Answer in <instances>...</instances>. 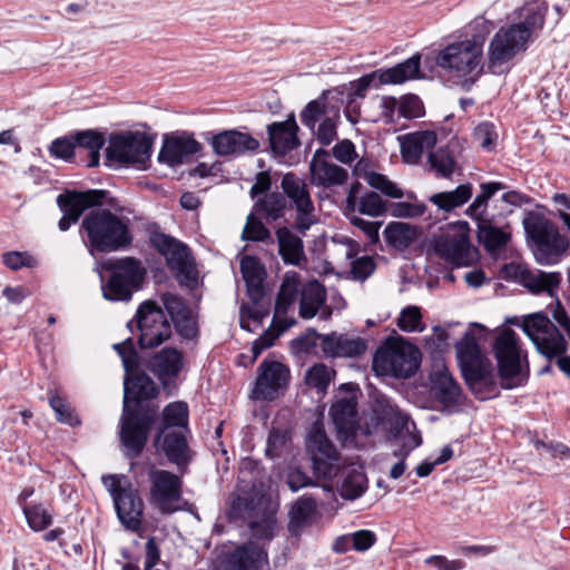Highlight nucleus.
<instances>
[{
  "label": "nucleus",
  "instance_id": "ea45409f",
  "mask_svg": "<svg viewBox=\"0 0 570 570\" xmlns=\"http://www.w3.org/2000/svg\"><path fill=\"white\" fill-rule=\"evenodd\" d=\"M189 409L186 402L175 401L167 404L160 416L159 424L156 430L164 431H181L190 432L189 426Z\"/></svg>",
  "mask_w": 570,
  "mask_h": 570
},
{
  "label": "nucleus",
  "instance_id": "5701e85b",
  "mask_svg": "<svg viewBox=\"0 0 570 570\" xmlns=\"http://www.w3.org/2000/svg\"><path fill=\"white\" fill-rule=\"evenodd\" d=\"M330 150L318 148L309 161L311 184L322 188L343 186L348 180L347 169L332 163Z\"/></svg>",
  "mask_w": 570,
  "mask_h": 570
},
{
  "label": "nucleus",
  "instance_id": "f257e3e1",
  "mask_svg": "<svg viewBox=\"0 0 570 570\" xmlns=\"http://www.w3.org/2000/svg\"><path fill=\"white\" fill-rule=\"evenodd\" d=\"M546 12L535 6H525L521 9L522 21L508 28H501L493 36L489 45L488 68L494 75H501L505 65L522 49L531 35L541 30L544 24Z\"/></svg>",
  "mask_w": 570,
  "mask_h": 570
},
{
  "label": "nucleus",
  "instance_id": "393cba45",
  "mask_svg": "<svg viewBox=\"0 0 570 570\" xmlns=\"http://www.w3.org/2000/svg\"><path fill=\"white\" fill-rule=\"evenodd\" d=\"M202 150V144L191 135L183 132L166 136L158 159L169 166L180 165Z\"/></svg>",
  "mask_w": 570,
  "mask_h": 570
},
{
  "label": "nucleus",
  "instance_id": "9d476101",
  "mask_svg": "<svg viewBox=\"0 0 570 570\" xmlns=\"http://www.w3.org/2000/svg\"><path fill=\"white\" fill-rule=\"evenodd\" d=\"M482 43L475 40L453 42L442 49L436 56V65L456 77H470L473 83L481 75Z\"/></svg>",
  "mask_w": 570,
  "mask_h": 570
},
{
  "label": "nucleus",
  "instance_id": "ddd939ff",
  "mask_svg": "<svg viewBox=\"0 0 570 570\" xmlns=\"http://www.w3.org/2000/svg\"><path fill=\"white\" fill-rule=\"evenodd\" d=\"M104 483L109 487L117 515L124 528L142 538L146 532L142 521L145 504L138 490L131 484L122 487L115 475L104 478Z\"/></svg>",
  "mask_w": 570,
  "mask_h": 570
},
{
  "label": "nucleus",
  "instance_id": "39448f33",
  "mask_svg": "<svg viewBox=\"0 0 570 570\" xmlns=\"http://www.w3.org/2000/svg\"><path fill=\"white\" fill-rule=\"evenodd\" d=\"M522 328L533 342L539 353L551 360L557 357L561 372L570 377V356H564L567 341L557 326L543 314L524 317Z\"/></svg>",
  "mask_w": 570,
  "mask_h": 570
},
{
  "label": "nucleus",
  "instance_id": "58836bf2",
  "mask_svg": "<svg viewBox=\"0 0 570 570\" xmlns=\"http://www.w3.org/2000/svg\"><path fill=\"white\" fill-rule=\"evenodd\" d=\"M326 291L317 281L309 282L301 289L298 314L304 320L313 318L325 305Z\"/></svg>",
  "mask_w": 570,
  "mask_h": 570
},
{
  "label": "nucleus",
  "instance_id": "c9c22d12",
  "mask_svg": "<svg viewBox=\"0 0 570 570\" xmlns=\"http://www.w3.org/2000/svg\"><path fill=\"white\" fill-rule=\"evenodd\" d=\"M338 474L342 475V482L338 485V492L342 498L355 500L360 498L367 489V478L361 465L350 464L341 468Z\"/></svg>",
  "mask_w": 570,
  "mask_h": 570
},
{
  "label": "nucleus",
  "instance_id": "f03ea898",
  "mask_svg": "<svg viewBox=\"0 0 570 570\" xmlns=\"http://www.w3.org/2000/svg\"><path fill=\"white\" fill-rule=\"evenodd\" d=\"M80 233L85 234V244L91 255L126 249L134 240L129 219L107 208L91 209L85 215Z\"/></svg>",
  "mask_w": 570,
  "mask_h": 570
},
{
  "label": "nucleus",
  "instance_id": "6e6d98bb",
  "mask_svg": "<svg viewBox=\"0 0 570 570\" xmlns=\"http://www.w3.org/2000/svg\"><path fill=\"white\" fill-rule=\"evenodd\" d=\"M396 324L403 332H422L424 325L420 307L414 305L404 307L400 313Z\"/></svg>",
  "mask_w": 570,
  "mask_h": 570
},
{
  "label": "nucleus",
  "instance_id": "338daca9",
  "mask_svg": "<svg viewBox=\"0 0 570 570\" xmlns=\"http://www.w3.org/2000/svg\"><path fill=\"white\" fill-rule=\"evenodd\" d=\"M333 157L344 165H351L356 158L357 153L354 144L348 139L338 141L330 151Z\"/></svg>",
  "mask_w": 570,
  "mask_h": 570
},
{
  "label": "nucleus",
  "instance_id": "9b49d317",
  "mask_svg": "<svg viewBox=\"0 0 570 570\" xmlns=\"http://www.w3.org/2000/svg\"><path fill=\"white\" fill-rule=\"evenodd\" d=\"M150 244L165 257L168 268L180 285L193 288L197 284L196 264L186 244L164 233L153 234Z\"/></svg>",
  "mask_w": 570,
  "mask_h": 570
},
{
  "label": "nucleus",
  "instance_id": "a878e982",
  "mask_svg": "<svg viewBox=\"0 0 570 570\" xmlns=\"http://www.w3.org/2000/svg\"><path fill=\"white\" fill-rule=\"evenodd\" d=\"M431 383L433 396L442 411L452 412L459 406L462 390L445 366L432 373Z\"/></svg>",
  "mask_w": 570,
  "mask_h": 570
},
{
  "label": "nucleus",
  "instance_id": "4c0bfd02",
  "mask_svg": "<svg viewBox=\"0 0 570 570\" xmlns=\"http://www.w3.org/2000/svg\"><path fill=\"white\" fill-rule=\"evenodd\" d=\"M248 528L254 538L271 540L277 530L276 508L269 501L248 519Z\"/></svg>",
  "mask_w": 570,
  "mask_h": 570
},
{
  "label": "nucleus",
  "instance_id": "a18cd8bd",
  "mask_svg": "<svg viewBox=\"0 0 570 570\" xmlns=\"http://www.w3.org/2000/svg\"><path fill=\"white\" fill-rule=\"evenodd\" d=\"M520 279L523 286L533 293L551 292L559 285L560 274L523 269L520 272Z\"/></svg>",
  "mask_w": 570,
  "mask_h": 570
},
{
  "label": "nucleus",
  "instance_id": "f3484780",
  "mask_svg": "<svg viewBox=\"0 0 570 570\" xmlns=\"http://www.w3.org/2000/svg\"><path fill=\"white\" fill-rule=\"evenodd\" d=\"M286 199L296 210L295 228L304 235L316 223L315 207L306 181L295 173H286L281 181Z\"/></svg>",
  "mask_w": 570,
  "mask_h": 570
},
{
  "label": "nucleus",
  "instance_id": "680f3d73",
  "mask_svg": "<svg viewBox=\"0 0 570 570\" xmlns=\"http://www.w3.org/2000/svg\"><path fill=\"white\" fill-rule=\"evenodd\" d=\"M387 212L396 218H415L423 216L426 212L424 204H412L407 202L392 203L387 205Z\"/></svg>",
  "mask_w": 570,
  "mask_h": 570
},
{
  "label": "nucleus",
  "instance_id": "3c124183",
  "mask_svg": "<svg viewBox=\"0 0 570 570\" xmlns=\"http://www.w3.org/2000/svg\"><path fill=\"white\" fill-rule=\"evenodd\" d=\"M23 514L28 525L37 532L47 529L53 521L52 510L40 502L24 504Z\"/></svg>",
  "mask_w": 570,
  "mask_h": 570
},
{
  "label": "nucleus",
  "instance_id": "864d4df0",
  "mask_svg": "<svg viewBox=\"0 0 570 570\" xmlns=\"http://www.w3.org/2000/svg\"><path fill=\"white\" fill-rule=\"evenodd\" d=\"M360 214L379 217L387 213V203L375 191L365 193L356 203Z\"/></svg>",
  "mask_w": 570,
  "mask_h": 570
},
{
  "label": "nucleus",
  "instance_id": "1a4fd4ad",
  "mask_svg": "<svg viewBox=\"0 0 570 570\" xmlns=\"http://www.w3.org/2000/svg\"><path fill=\"white\" fill-rule=\"evenodd\" d=\"M149 504L160 514H173L181 509L184 481L180 475L151 464L148 469Z\"/></svg>",
  "mask_w": 570,
  "mask_h": 570
},
{
  "label": "nucleus",
  "instance_id": "0e129e2a",
  "mask_svg": "<svg viewBox=\"0 0 570 570\" xmlns=\"http://www.w3.org/2000/svg\"><path fill=\"white\" fill-rule=\"evenodd\" d=\"M114 350L121 357L124 367L126 372H131L138 366V355L135 350L132 338H127L121 343H117L114 345Z\"/></svg>",
  "mask_w": 570,
  "mask_h": 570
},
{
  "label": "nucleus",
  "instance_id": "c85d7f7f",
  "mask_svg": "<svg viewBox=\"0 0 570 570\" xmlns=\"http://www.w3.org/2000/svg\"><path fill=\"white\" fill-rule=\"evenodd\" d=\"M230 570H262L268 566L267 552L255 542L237 547L227 557Z\"/></svg>",
  "mask_w": 570,
  "mask_h": 570
},
{
  "label": "nucleus",
  "instance_id": "f704fd0d",
  "mask_svg": "<svg viewBox=\"0 0 570 570\" xmlns=\"http://www.w3.org/2000/svg\"><path fill=\"white\" fill-rule=\"evenodd\" d=\"M184 366V355L173 347H164L150 360V370L161 382L178 376Z\"/></svg>",
  "mask_w": 570,
  "mask_h": 570
},
{
  "label": "nucleus",
  "instance_id": "e2e57ef3",
  "mask_svg": "<svg viewBox=\"0 0 570 570\" xmlns=\"http://www.w3.org/2000/svg\"><path fill=\"white\" fill-rule=\"evenodd\" d=\"M323 334H318L316 330L308 328L303 335L291 341V348L296 354H309L317 346V341L322 342Z\"/></svg>",
  "mask_w": 570,
  "mask_h": 570
},
{
  "label": "nucleus",
  "instance_id": "bf43d9fd",
  "mask_svg": "<svg viewBox=\"0 0 570 570\" xmlns=\"http://www.w3.org/2000/svg\"><path fill=\"white\" fill-rule=\"evenodd\" d=\"M50 406L56 413L57 420L70 426L80 424V420L70 404L61 396L55 395L49 400Z\"/></svg>",
  "mask_w": 570,
  "mask_h": 570
},
{
  "label": "nucleus",
  "instance_id": "0eeeda50",
  "mask_svg": "<svg viewBox=\"0 0 570 570\" xmlns=\"http://www.w3.org/2000/svg\"><path fill=\"white\" fill-rule=\"evenodd\" d=\"M104 269L110 273L102 285L104 297L108 301H130L132 294L141 288L146 277L142 263L130 256L110 259L104 264Z\"/></svg>",
  "mask_w": 570,
  "mask_h": 570
},
{
  "label": "nucleus",
  "instance_id": "20e7f679",
  "mask_svg": "<svg viewBox=\"0 0 570 570\" xmlns=\"http://www.w3.org/2000/svg\"><path fill=\"white\" fill-rule=\"evenodd\" d=\"M462 376L470 390L479 395L495 387V373L491 361L485 357L472 334H465L455 344Z\"/></svg>",
  "mask_w": 570,
  "mask_h": 570
},
{
  "label": "nucleus",
  "instance_id": "aec40b11",
  "mask_svg": "<svg viewBox=\"0 0 570 570\" xmlns=\"http://www.w3.org/2000/svg\"><path fill=\"white\" fill-rule=\"evenodd\" d=\"M190 432L156 430L153 445L158 456L175 464L183 473L194 459V451L190 449L187 436Z\"/></svg>",
  "mask_w": 570,
  "mask_h": 570
},
{
  "label": "nucleus",
  "instance_id": "de8ad7c7",
  "mask_svg": "<svg viewBox=\"0 0 570 570\" xmlns=\"http://www.w3.org/2000/svg\"><path fill=\"white\" fill-rule=\"evenodd\" d=\"M384 236L396 248L409 247L419 236L417 228L403 222L390 223L384 229Z\"/></svg>",
  "mask_w": 570,
  "mask_h": 570
},
{
  "label": "nucleus",
  "instance_id": "5fc2aeb1",
  "mask_svg": "<svg viewBox=\"0 0 570 570\" xmlns=\"http://www.w3.org/2000/svg\"><path fill=\"white\" fill-rule=\"evenodd\" d=\"M242 239L247 242H265L271 239V232L261 218L252 213L247 216Z\"/></svg>",
  "mask_w": 570,
  "mask_h": 570
},
{
  "label": "nucleus",
  "instance_id": "7c9ffc66",
  "mask_svg": "<svg viewBox=\"0 0 570 570\" xmlns=\"http://www.w3.org/2000/svg\"><path fill=\"white\" fill-rule=\"evenodd\" d=\"M461 150L462 146L459 139L453 138L445 147L430 151L428 161L431 169L438 177L450 178L455 170L460 169L458 158Z\"/></svg>",
  "mask_w": 570,
  "mask_h": 570
},
{
  "label": "nucleus",
  "instance_id": "6ab92c4d",
  "mask_svg": "<svg viewBox=\"0 0 570 570\" xmlns=\"http://www.w3.org/2000/svg\"><path fill=\"white\" fill-rule=\"evenodd\" d=\"M108 193L101 189L86 191L67 190L57 197V205L63 213L58 223L61 232H66L76 224L88 208L101 206L106 202Z\"/></svg>",
  "mask_w": 570,
  "mask_h": 570
},
{
  "label": "nucleus",
  "instance_id": "052dcab7",
  "mask_svg": "<svg viewBox=\"0 0 570 570\" xmlns=\"http://www.w3.org/2000/svg\"><path fill=\"white\" fill-rule=\"evenodd\" d=\"M73 132L68 136L55 139L49 146V153L52 157L71 161L75 158V144Z\"/></svg>",
  "mask_w": 570,
  "mask_h": 570
},
{
  "label": "nucleus",
  "instance_id": "c03bdc74",
  "mask_svg": "<svg viewBox=\"0 0 570 570\" xmlns=\"http://www.w3.org/2000/svg\"><path fill=\"white\" fill-rule=\"evenodd\" d=\"M473 194L471 184L459 185L454 190L432 195L429 200L443 212H451L468 203Z\"/></svg>",
  "mask_w": 570,
  "mask_h": 570
},
{
  "label": "nucleus",
  "instance_id": "412c9836",
  "mask_svg": "<svg viewBox=\"0 0 570 570\" xmlns=\"http://www.w3.org/2000/svg\"><path fill=\"white\" fill-rule=\"evenodd\" d=\"M289 370L277 361H263L258 366V375L252 392L254 400L272 401L277 397L279 390L286 387Z\"/></svg>",
  "mask_w": 570,
  "mask_h": 570
},
{
  "label": "nucleus",
  "instance_id": "e433bc0d",
  "mask_svg": "<svg viewBox=\"0 0 570 570\" xmlns=\"http://www.w3.org/2000/svg\"><path fill=\"white\" fill-rule=\"evenodd\" d=\"M275 234L278 243V254L283 262L288 265H301L302 261H305L302 238L288 227H279Z\"/></svg>",
  "mask_w": 570,
  "mask_h": 570
},
{
  "label": "nucleus",
  "instance_id": "49530a36",
  "mask_svg": "<svg viewBox=\"0 0 570 570\" xmlns=\"http://www.w3.org/2000/svg\"><path fill=\"white\" fill-rule=\"evenodd\" d=\"M331 415L338 431L350 433L354 430L357 411L355 403L351 400L342 399L334 403Z\"/></svg>",
  "mask_w": 570,
  "mask_h": 570
},
{
  "label": "nucleus",
  "instance_id": "cd10ccee",
  "mask_svg": "<svg viewBox=\"0 0 570 570\" xmlns=\"http://www.w3.org/2000/svg\"><path fill=\"white\" fill-rule=\"evenodd\" d=\"M323 354L326 357H357L365 353L366 341L362 337H348L335 332L322 336L320 343Z\"/></svg>",
  "mask_w": 570,
  "mask_h": 570
},
{
  "label": "nucleus",
  "instance_id": "2f4dec72",
  "mask_svg": "<svg viewBox=\"0 0 570 570\" xmlns=\"http://www.w3.org/2000/svg\"><path fill=\"white\" fill-rule=\"evenodd\" d=\"M353 174L363 178L372 188L380 190L386 197L400 199L404 196V191L387 176L373 170V164L368 158L358 159L354 165Z\"/></svg>",
  "mask_w": 570,
  "mask_h": 570
},
{
  "label": "nucleus",
  "instance_id": "f8f14e48",
  "mask_svg": "<svg viewBox=\"0 0 570 570\" xmlns=\"http://www.w3.org/2000/svg\"><path fill=\"white\" fill-rule=\"evenodd\" d=\"M493 353L498 362L501 386L510 390L523 384L527 375L522 374V351L514 331L505 328L497 335L493 342Z\"/></svg>",
  "mask_w": 570,
  "mask_h": 570
},
{
  "label": "nucleus",
  "instance_id": "dca6fc26",
  "mask_svg": "<svg viewBox=\"0 0 570 570\" xmlns=\"http://www.w3.org/2000/svg\"><path fill=\"white\" fill-rule=\"evenodd\" d=\"M138 343L140 348H154L171 336V325L165 312L153 301H146L137 309Z\"/></svg>",
  "mask_w": 570,
  "mask_h": 570
},
{
  "label": "nucleus",
  "instance_id": "4be33fe9",
  "mask_svg": "<svg viewBox=\"0 0 570 570\" xmlns=\"http://www.w3.org/2000/svg\"><path fill=\"white\" fill-rule=\"evenodd\" d=\"M207 141L219 157H238L256 153L261 147L257 138L237 129L223 130L207 138Z\"/></svg>",
  "mask_w": 570,
  "mask_h": 570
},
{
  "label": "nucleus",
  "instance_id": "c756f323",
  "mask_svg": "<svg viewBox=\"0 0 570 570\" xmlns=\"http://www.w3.org/2000/svg\"><path fill=\"white\" fill-rule=\"evenodd\" d=\"M269 501L271 499L263 491L262 487L257 488L253 484L250 491L233 497L228 513L229 518L233 520H248Z\"/></svg>",
  "mask_w": 570,
  "mask_h": 570
},
{
  "label": "nucleus",
  "instance_id": "a211bd4d",
  "mask_svg": "<svg viewBox=\"0 0 570 570\" xmlns=\"http://www.w3.org/2000/svg\"><path fill=\"white\" fill-rule=\"evenodd\" d=\"M318 120L321 122L315 131L316 140L322 146H328L337 139L340 110L327 107L325 95L309 101L301 112V121L312 130Z\"/></svg>",
  "mask_w": 570,
  "mask_h": 570
},
{
  "label": "nucleus",
  "instance_id": "6e6552de",
  "mask_svg": "<svg viewBox=\"0 0 570 570\" xmlns=\"http://www.w3.org/2000/svg\"><path fill=\"white\" fill-rule=\"evenodd\" d=\"M157 417L156 405L140 404L129 409L128 404H124L119 436L128 459H136L142 453Z\"/></svg>",
  "mask_w": 570,
  "mask_h": 570
},
{
  "label": "nucleus",
  "instance_id": "37998d69",
  "mask_svg": "<svg viewBox=\"0 0 570 570\" xmlns=\"http://www.w3.org/2000/svg\"><path fill=\"white\" fill-rule=\"evenodd\" d=\"M286 204V198L282 193L272 191L258 198L253 209L267 222H275L284 217Z\"/></svg>",
  "mask_w": 570,
  "mask_h": 570
},
{
  "label": "nucleus",
  "instance_id": "a19ab883",
  "mask_svg": "<svg viewBox=\"0 0 570 570\" xmlns=\"http://www.w3.org/2000/svg\"><path fill=\"white\" fill-rule=\"evenodd\" d=\"M421 57L419 55L412 56L405 61L396 66L382 70L379 75V81L385 83H402L410 79L420 77Z\"/></svg>",
  "mask_w": 570,
  "mask_h": 570
},
{
  "label": "nucleus",
  "instance_id": "7ed1b4c3",
  "mask_svg": "<svg viewBox=\"0 0 570 570\" xmlns=\"http://www.w3.org/2000/svg\"><path fill=\"white\" fill-rule=\"evenodd\" d=\"M421 363V352L401 336L387 337L373 357V370L379 375L407 379L414 375Z\"/></svg>",
  "mask_w": 570,
  "mask_h": 570
},
{
  "label": "nucleus",
  "instance_id": "8fccbe9b",
  "mask_svg": "<svg viewBox=\"0 0 570 570\" xmlns=\"http://www.w3.org/2000/svg\"><path fill=\"white\" fill-rule=\"evenodd\" d=\"M481 193L476 195L472 204L468 207L466 214L479 222L485 220L488 200L499 190L504 189V185L498 181L484 183L480 186Z\"/></svg>",
  "mask_w": 570,
  "mask_h": 570
},
{
  "label": "nucleus",
  "instance_id": "09e8293b",
  "mask_svg": "<svg viewBox=\"0 0 570 570\" xmlns=\"http://www.w3.org/2000/svg\"><path fill=\"white\" fill-rule=\"evenodd\" d=\"M240 272L250 295H263L262 282L265 271L259 261L254 256H244L240 261Z\"/></svg>",
  "mask_w": 570,
  "mask_h": 570
},
{
  "label": "nucleus",
  "instance_id": "423d86ee",
  "mask_svg": "<svg viewBox=\"0 0 570 570\" xmlns=\"http://www.w3.org/2000/svg\"><path fill=\"white\" fill-rule=\"evenodd\" d=\"M527 235L535 245L534 255L540 264H556L569 247L568 239L557 226L538 212H528L523 218Z\"/></svg>",
  "mask_w": 570,
  "mask_h": 570
},
{
  "label": "nucleus",
  "instance_id": "b1692460",
  "mask_svg": "<svg viewBox=\"0 0 570 570\" xmlns=\"http://www.w3.org/2000/svg\"><path fill=\"white\" fill-rule=\"evenodd\" d=\"M434 249L439 257L455 266H466L474 259V249L465 232L443 235L435 242Z\"/></svg>",
  "mask_w": 570,
  "mask_h": 570
},
{
  "label": "nucleus",
  "instance_id": "13d9d810",
  "mask_svg": "<svg viewBox=\"0 0 570 570\" xmlns=\"http://www.w3.org/2000/svg\"><path fill=\"white\" fill-rule=\"evenodd\" d=\"M479 238L488 250H498L507 245L510 235L498 227L480 226Z\"/></svg>",
  "mask_w": 570,
  "mask_h": 570
},
{
  "label": "nucleus",
  "instance_id": "774afa93",
  "mask_svg": "<svg viewBox=\"0 0 570 570\" xmlns=\"http://www.w3.org/2000/svg\"><path fill=\"white\" fill-rule=\"evenodd\" d=\"M473 136L480 146L487 150H491L497 140V132L493 124L482 122L475 127Z\"/></svg>",
  "mask_w": 570,
  "mask_h": 570
},
{
  "label": "nucleus",
  "instance_id": "79ce46f5",
  "mask_svg": "<svg viewBox=\"0 0 570 570\" xmlns=\"http://www.w3.org/2000/svg\"><path fill=\"white\" fill-rule=\"evenodd\" d=\"M73 138L76 148L88 151L87 167H97L100 160V150L106 142L104 134L96 129L78 130L73 131Z\"/></svg>",
  "mask_w": 570,
  "mask_h": 570
},
{
  "label": "nucleus",
  "instance_id": "473e14b6",
  "mask_svg": "<svg viewBox=\"0 0 570 570\" xmlns=\"http://www.w3.org/2000/svg\"><path fill=\"white\" fill-rule=\"evenodd\" d=\"M317 512V502L311 495L298 498L292 505L288 515L287 530L291 535L299 538L303 530L312 525Z\"/></svg>",
  "mask_w": 570,
  "mask_h": 570
},
{
  "label": "nucleus",
  "instance_id": "2eb2a0df",
  "mask_svg": "<svg viewBox=\"0 0 570 570\" xmlns=\"http://www.w3.org/2000/svg\"><path fill=\"white\" fill-rule=\"evenodd\" d=\"M153 138L141 131H126L109 137L106 159L109 163L144 167L151 155Z\"/></svg>",
  "mask_w": 570,
  "mask_h": 570
},
{
  "label": "nucleus",
  "instance_id": "72a5a7b5",
  "mask_svg": "<svg viewBox=\"0 0 570 570\" xmlns=\"http://www.w3.org/2000/svg\"><path fill=\"white\" fill-rule=\"evenodd\" d=\"M436 140V134L431 130L406 135L401 142L403 160L409 164H417L425 151H431L434 148Z\"/></svg>",
  "mask_w": 570,
  "mask_h": 570
},
{
  "label": "nucleus",
  "instance_id": "603ef678",
  "mask_svg": "<svg viewBox=\"0 0 570 570\" xmlns=\"http://www.w3.org/2000/svg\"><path fill=\"white\" fill-rule=\"evenodd\" d=\"M129 393H132L135 395V400L138 403L137 406H139L140 404H142L141 401L155 399L158 395L159 391L155 382L148 375L141 374L137 375L132 380L130 389L126 385L125 404H127Z\"/></svg>",
  "mask_w": 570,
  "mask_h": 570
},
{
  "label": "nucleus",
  "instance_id": "69168bd1",
  "mask_svg": "<svg viewBox=\"0 0 570 570\" xmlns=\"http://www.w3.org/2000/svg\"><path fill=\"white\" fill-rule=\"evenodd\" d=\"M161 301L171 321L190 312V308L187 307L183 298L175 294L166 293L163 295Z\"/></svg>",
  "mask_w": 570,
  "mask_h": 570
},
{
  "label": "nucleus",
  "instance_id": "4d7b16f0",
  "mask_svg": "<svg viewBox=\"0 0 570 570\" xmlns=\"http://www.w3.org/2000/svg\"><path fill=\"white\" fill-rule=\"evenodd\" d=\"M254 303L248 306H243L240 309V326L244 330L252 331L249 321L259 325L263 320L269 314L268 307L257 302L261 295H252Z\"/></svg>",
  "mask_w": 570,
  "mask_h": 570
},
{
  "label": "nucleus",
  "instance_id": "4468645a",
  "mask_svg": "<svg viewBox=\"0 0 570 570\" xmlns=\"http://www.w3.org/2000/svg\"><path fill=\"white\" fill-rule=\"evenodd\" d=\"M306 453L316 479L331 481L338 475L341 454L321 423L315 422L307 434Z\"/></svg>",
  "mask_w": 570,
  "mask_h": 570
},
{
  "label": "nucleus",
  "instance_id": "bb28decb",
  "mask_svg": "<svg viewBox=\"0 0 570 570\" xmlns=\"http://www.w3.org/2000/svg\"><path fill=\"white\" fill-rule=\"evenodd\" d=\"M297 132L298 126L294 116L285 121L268 125L267 134L272 151L277 156H285L296 149L301 145Z\"/></svg>",
  "mask_w": 570,
  "mask_h": 570
}]
</instances>
